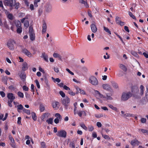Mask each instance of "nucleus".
<instances>
[{"mask_svg": "<svg viewBox=\"0 0 148 148\" xmlns=\"http://www.w3.org/2000/svg\"><path fill=\"white\" fill-rule=\"evenodd\" d=\"M89 81L92 85L96 86L98 84V81L97 78L94 76H92L89 78Z\"/></svg>", "mask_w": 148, "mask_h": 148, "instance_id": "1", "label": "nucleus"}, {"mask_svg": "<svg viewBox=\"0 0 148 148\" xmlns=\"http://www.w3.org/2000/svg\"><path fill=\"white\" fill-rule=\"evenodd\" d=\"M132 96V94L130 92H128L127 93H123L122 95L121 100L124 101H126Z\"/></svg>", "mask_w": 148, "mask_h": 148, "instance_id": "2", "label": "nucleus"}, {"mask_svg": "<svg viewBox=\"0 0 148 148\" xmlns=\"http://www.w3.org/2000/svg\"><path fill=\"white\" fill-rule=\"evenodd\" d=\"M16 0H4V4L6 6H8L10 8L13 7V3L15 2Z\"/></svg>", "mask_w": 148, "mask_h": 148, "instance_id": "3", "label": "nucleus"}, {"mask_svg": "<svg viewBox=\"0 0 148 148\" xmlns=\"http://www.w3.org/2000/svg\"><path fill=\"white\" fill-rule=\"evenodd\" d=\"M70 100L66 96L65 98L63 99L62 100V103L63 105L65 106L66 108H67L68 104L70 103Z\"/></svg>", "mask_w": 148, "mask_h": 148, "instance_id": "4", "label": "nucleus"}, {"mask_svg": "<svg viewBox=\"0 0 148 148\" xmlns=\"http://www.w3.org/2000/svg\"><path fill=\"white\" fill-rule=\"evenodd\" d=\"M56 134L58 136L64 138L66 136V132L64 130H60L58 131Z\"/></svg>", "mask_w": 148, "mask_h": 148, "instance_id": "5", "label": "nucleus"}, {"mask_svg": "<svg viewBox=\"0 0 148 148\" xmlns=\"http://www.w3.org/2000/svg\"><path fill=\"white\" fill-rule=\"evenodd\" d=\"M15 43V42L13 40H9L7 43V46L8 48L11 50L14 49V44Z\"/></svg>", "mask_w": 148, "mask_h": 148, "instance_id": "6", "label": "nucleus"}, {"mask_svg": "<svg viewBox=\"0 0 148 148\" xmlns=\"http://www.w3.org/2000/svg\"><path fill=\"white\" fill-rule=\"evenodd\" d=\"M22 52L25 55L29 57H31L32 56V54L27 49H23L22 50Z\"/></svg>", "mask_w": 148, "mask_h": 148, "instance_id": "7", "label": "nucleus"}, {"mask_svg": "<svg viewBox=\"0 0 148 148\" xmlns=\"http://www.w3.org/2000/svg\"><path fill=\"white\" fill-rule=\"evenodd\" d=\"M103 88L108 91L111 92L112 91V89L111 88L110 86L107 84H104L102 85Z\"/></svg>", "mask_w": 148, "mask_h": 148, "instance_id": "8", "label": "nucleus"}, {"mask_svg": "<svg viewBox=\"0 0 148 148\" xmlns=\"http://www.w3.org/2000/svg\"><path fill=\"white\" fill-rule=\"evenodd\" d=\"M7 97L9 100L13 101L15 99V97L14 95V94L11 93H9L7 94Z\"/></svg>", "mask_w": 148, "mask_h": 148, "instance_id": "9", "label": "nucleus"}, {"mask_svg": "<svg viewBox=\"0 0 148 148\" xmlns=\"http://www.w3.org/2000/svg\"><path fill=\"white\" fill-rule=\"evenodd\" d=\"M140 143V142L136 139H135L131 140L130 144L133 146L136 145H138Z\"/></svg>", "mask_w": 148, "mask_h": 148, "instance_id": "10", "label": "nucleus"}, {"mask_svg": "<svg viewBox=\"0 0 148 148\" xmlns=\"http://www.w3.org/2000/svg\"><path fill=\"white\" fill-rule=\"evenodd\" d=\"M75 87L77 91V92H76V94H77L78 93H79L80 94H82L83 95L85 94V92L84 91L81 90L78 86H75Z\"/></svg>", "mask_w": 148, "mask_h": 148, "instance_id": "11", "label": "nucleus"}, {"mask_svg": "<svg viewBox=\"0 0 148 148\" xmlns=\"http://www.w3.org/2000/svg\"><path fill=\"white\" fill-rule=\"evenodd\" d=\"M41 57L43 58L45 61L47 62H49L48 56L45 52H43L42 53Z\"/></svg>", "mask_w": 148, "mask_h": 148, "instance_id": "12", "label": "nucleus"}, {"mask_svg": "<svg viewBox=\"0 0 148 148\" xmlns=\"http://www.w3.org/2000/svg\"><path fill=\"white\" fill-rule=\"evenodd\" d=\"M90 27L92 32L93 33H95L97 31V28L96 25L94 24H92L90 25Z\"/></svg>", "mask_w": 148, "mask_h": 148, "instance_id": "13", "label": "nucleus"}, {"mask_svg": "<svg viewBox=\"0 0 148 148\" xmlns=\"http://www.w3.org/2000/svg\"><path fill=\"white\" fill-rule=\"evenodd\" d=\"M59 103L58 102H55L53 103L52 106L54 109H57L59 108Z\"/></svg>", "mask_w": 148, "mask_h": 148, "instance_id": "14", "label": "nucleus"}, {"mask_svg": "<svg viewBox=\"0 0 148 148\" xmlns=\"http://www.w3.org/2000/svg\"><path fill=\"white\" fill-rule=\"evenodd\" d=\"M50 115L49 113L46 112L43 114L41 116V119L42 120L44 121V119L45 118H47Z\"/></svg>", "mask_w": 148, "mask_h": 148, "instance_id": "15", "label": "nucleus"}, {"mask_svg": "<svg viewBox=\"0 0 148 148\" xmlns=\"http://www.w3.org/2000/svg\"><path fill=\"white\" fill-rule=\"evenodd\" d=\"M26 76L25 74L22 73H21L19 75L20 78L23 81H24L25 80Z\"/></svg>", "mask_w": 148, "mask_h": 148, "instance_id": "16", "label": "nucleus"}, {"mask_svg": "<svg viewBox=\"0 0 148 148\" xmlns=\"http://www.w3.org/2000/svg\"><path fill=\"white\" fill-rule=\"evenodd\" d=\"M119 67L120 68L125 72H126L127 70V69L125 65L123 64H120L119 65Z\"/></svg>", "mask_w": 148, "mask_h": 148, "instance_id": "17", "label": "nucleus"}, {"mask_svg": "<svg viewBox=\"0 0 148 148\" xmlns=\"http://www.w3.org/2000/svg\"><path fill=\"white\" fill-rule=\"evenodd\" d=\"M47 28V26L46 23L45 22L43 23L42 25V33H45L46 32Z\"/></svg>", "mask_w": 148, "mask_h": 148, "instance_id": "18", "label": "nucleus"}, {"mask_svg": "<svg viewBox=\"0 0 148 148\" xmlns=\"http://www.w3.org/2000/svg\"><path fill=\"white\" fill-rule=\"evenodd\" d=\"M14 23L16 27H17L21 26V22L18 20L15 21Z\"/></svg>", "mask_w": 148, "mask_h": 148, "instance_id": "19", "label": "nucleus"}, {"mask_svg": "<svg viewBox=\"0 0 148 148\" xmlns=\"http://www.w3.org/2000/svg\"><path fill=\"white\" fill-rule=\"evenodd\" d=\"M23 66L22 67V69L23 71H26L27 69V64L26 62H24L23 64Z\"/></svg>", "mask_w": 148, "mask_h": 148, "instance_id": "20", "label": "nucleus"}, {"mask_svg": "<svg viewBox=\"0 0 148 148\" xmlns=\"http://www.w3.org/2000/svg\"><path fill=\"white\" fill-rule=\"evenodd\" d=\"M29 36L30 39L31 41H33L35 40V36L34 33L30 34Z\"/></svg>", "mask_w": 148, "mask_h": 148, "instance_id": "21", "label": "nucleus"}, {"mask_svg": "<svg viewBox=\"0 0 148 148\" xmlns=\"http://www.w3.org/2000/svg\"><path fill=\"white\" fill-rule=\"evenodd\" d=\"M20 3L19 2H16V1L15 2H14L13 3V7H15V8L18 9L19 7Z\"/></svg>", "mask_w": 148, "mask_h": 148, "instance_id": "22", "label": "nucleus"}, {"mask_svg": "<svg viewBox=\"0 0 148 148\" xmlns=\"http://www.w3.org/2000/svg\"><path fill=\"white\" fill-rule=\"evenodd\" d=\"M46 121L48 124L52 125L53 123V118H50L47 119Z\"/></svg>", "mask_w": 148, "mask_h": 148, "instance_id": "23", "label": "nucleus"}, {"mask_svg": "<svg viewBox=\"0 0 148 148\" xmlns=\"http://www.w3.org/2000/svg\"><path fill=\"white\" fill-rule=\"evenodd\" d=\"M17 110L18 112L20 113V111H19V110H23V109H24V108L23 106L21 104H20L18 105L17 106Z\"/></svg>", "mask_w": 148, "mask_h": 148, "instance_id": "24", "label": "nucleus"}, {"mask_svg": "<svg viewBox=\"0 0 148 148\" xmlns=\"http://www.w3.org/2000/svg\"><path fill=\"white\" fill-rule=\"evenodd\" d=\"M31 114L32 118L34 121H36L37 120V116L36 115V114L34 112H32Z\"/></svg>", "mask_w": 148, "mask_h": 148, "instance_id": "25", "label": "nucleus"}, {"mask_svg": "<svg viewBox=\"0 0 148 148\" xmlns=\"http://www.w3.org/2000/svg\"><path fill=\"white\" fill-rule=\"evenodd\" d=\"M104 30L106 32H107L109 35H111V31L109 30V29L105 26L103 27Z\"/></svg>", "mask_w": 148, "mask_h": 148, "instance_id": "26", "label": "nucleus"}, {"mask_svg": "<svg viewBox=\"0 0 148 148\" xmlns=\"http://www.w3.org/2000/svg\"><path fill=\"white\" fill-rule=\"evenodd\" d=\"M16 29L17 33L18 34H20L21 33L22 31V28L21 26L17 27Z\"/></svg>", "mask_w": 148, "mask_h": 148, "instance_id": "27", "label": "nucleus"}, {"mask_svg": "<svg viewBox=\"0 0 148 148\" xmlns=\"http://www.w3.org/2000/svg\"><path fill=\"white\" fill-rule=\"evenodd\" d=\"M80 2L83 4H84L85 6L87 8L89 7L87 3L84 0H81L80 1Z\"/></svg>", "mask_w": 148, "mask_h": 148, "instance_id": "28", "label": "nucleus"}, {"mask_svg": "<svg viewBox=\"0 0 148 148\" xmlns=\"http://www.w3.org/2000/svg\"><path fill=\"white\" fill-rule=\"evenodd\" d=\"M101 134L102 135V137L106 139L110 140V138L109 136L104 135L103 134V131L101 132Z\"/></svg>", "mask_w": 148, "mask_h": 148, "instance_id": "29", "label": "nucleus"}, {"mask_svg": "<svg viewBox=\"0 0 148 148\" xmlns=\"http://www.w3.org/2000/svg\"><path fill=\"white\" fill-rule=\"evenodd\" d=\"M108 106L110 108H111L112 110H114L115 111H117V109L116 107H114L111 104H108Z\"/></svg>", "mask_w": 148, "mask_h": 148, "instance_id": "30", "label": "nucleus"}, {"mask_svg": "<svg viewBox=\"0 0 148 148\" xmlns=\"http://www.w3.org/2000/svg\"><path fill=\"white\" fill-rule=\"evenodd\" d=\"M140 95H143L144 93V87L143 85H141L140 87Z\"/></svg>", "mask_w": 148, "mask_h": 148, "instance_id": "31", "label": "nucleus"}, {"mask_svg": "<svg viewBox=\"0 0 148 148\" xmlns=\"http://www.w3.org/2000/svg\"><path fill=\"white\" fill-rule=\"evenodd\" d=\"M112 85L113 87L114 88L116 89H117L118 88V86L116 83L114 82H112Z\"/></svg>", "mask_w": 148, "mask_h": 148, "instance_id": "32", "label": "nucleus"}, {"mask_svg": "<svg viewBox=\"0 0 148 148\" xmlns=\"http://www.w3.org/2000/svg\"><path fill=\"white\" fill-rule=\"evenodd\" d=\"M29 22L27 20H26L24 22V26L26 28H28L29 26Z\"/></svg>", "mask_w": 148, "mask_h": 148, "instance_id": "33", "label": "nucleus"}, {"mask_svg": "<svg viewBox=\"0 0 148 148\" xmlns=\"http://www.w3.org/2000/svg\"><path fill=\"white\" fill-rule=\"evenodd\" d=\"M128 14L133 19L135 20H136V17L131 12H128Z\"/></svg>", "mask_w": 148, "mask_h": 148, "instance_id": "34", "label": "nucleus"}, {"mask_svg": "<svg viewBox=\"0 0 148 148\" xmlns=\"http://www.w3.org/2000/svg\"><path fill=\"white\" fill-rule=\"evenodd\" d=\"M41 148H46V146L45 143L42 141L41 142Z\"/></svg>", "mask_w": 148, "mask_h": 148, "instance_id": "35", "label": "nucleus"}, {"mask_svg": "<svg viewBox=\"0 0 148 148\" xmlns=\"http://www.w3.org/2000/svg\"><path fill=\"white\" fill-rule=\"evenodd\" d=\"M23 111L24 112L26 113L28 115H29L30 114V110H27L25 108H24Z\"/></svg>", "mask_w": 148, "mask_h": 148, "instance_id": "36", "label": "nucleus"}, {"mask_svg": "<svg viewBox=\"0 0 148 148\" xmlns=\"http://www.w3.org/2000/svg\"><path fill=\"white\" fill-rule=\"evenodd\" d=\"M115 21L116 23L119 24V23L121 21L120 20V18L118 16H117L115 18Z\"/></svg>", "mask_w": 148, "mask_h": 148, "instance_id": "37", "label": "nucleus"}, {"mask_svg": "<svg viewBox=\"0 0 148 148\" xmlns=\"http://www.w3.org/2000/svg\"><path fill=\"white\" fill-rule=\"evenodd\" d=\"M55 116L56 117V118L61 119H62V117L59 113H56L55 114Z\"/></svg>", "mask_w": 148, "mask_h": 148, "instance_id": "38", "label": "nucleus"}, {"mask_svg": "<svg viewBox=\"0 0 148 148\" xmlns=\"http://www.w3.org/2000/svg\"><path fill=\"white\" fill-rule=\"evenodd\" d=\"M29 34L34 33L32 27L31 26L29 27Z\"/></svg>", "mask_w": 148, "mask_h": 148, "instance_id": "39", "label": "nucleus"}, {"mask_svg": "<svg viewBox=\"0 0 148 148\" xmlns=\"http://www.w3.org/2000/svg\"><path fill=\"white\" fill-rule=\"evenodd\" d=\"M82 71L84 73H87L88 71V69L86 67H83L82 69Z\"/></svg>", "mask_w": 148, "mask_h": 148, "instance_id": "40", "label": "nucleus"}, {"mask_svg": "<svg viewBox=\"0 0 148 148\" xmlns=\"http://www.w3.org/2000/svg\"><path fill=\"white\" fill-rule=\"evenodd\" d=\"M17 94L18 96L20 97L23 98L24 97V95L23 93L20 91L18 92Z\"/></svg>", "mask_w": 148, "mask_h": 148, "instance_id": "41", "label": "nucleus"}, {"mask_svg": "<svg viewBox=\"0 0 148 148\" xmlns=\"http://www.w3.org/2000/svg\"><path fill=\"white\" fill-rule=\"evenodd\" d=\"M8 18L10 20H12L13 19V15L12 14H9L7 16Z\"/></svg>", "mask_w": 148, "mask_h": 148, "instance_id": "42", "label": "nucleus"}, {"mask_svg": "<svg viewBox=\"0 0 148 148\" xmlns=\"http://www.w3.org/2000/svg\"><path fill=\"white\" fill-rule=\"evenodd\" d=\"M131 54L135 57H137L138 56L137 53L134 51H132L131 52Z\"/></svg>", "mask_w": 148, "mask_h": 148, "instance_id": "43", "label": "nucleus"}, {"mask_svg": "<svg viewBox=\"0 0 148 148\" xmlns=\"http://www.w3.org/2000/svg\"><path fill=\"white\" fill-rule=\"evenodd\" d=\"M97 92L98 94L99 95V96L100 97L102 98H105L106 97L105 96L101 94L99 91H97Z\"/></svg>", "mask_w": 148, "mask_h": 148, "instance_id": "44", "label": "nucleus"}, {"mask_svg": "<svg viewBox=\"0 0 148 148\" xmlns=\"http://www.w3.org/2000/svg\"><path fill=\"white\" fill-rule=\"evenodd\" d=\"M9 139L10 141H11V143H14V140L13 138L12 137L11 135H10L9 136Z\"/></svg>", "mask_w": 148, "mask_h": 148, "instance_id": "45", "label": "nucleus"}, {"mask_svg": "<svg viewBox=\"0 0 148 148\" xmlns=\"http://www.w3.org/2000/svg\"><path fill=\"white\" fill-rule=\"evenodd\" d=\"M35 82L36 83L37 86L38 88H40V85L38 81L37 80H36L35 81Z\"/></svg>", "mask_w": 148, "mask_h": 148, "instance_id": "46", "label": "nucleus"}, {"mask_svg": "<svg viewBox=\"0 0 148 148\" xmlns=\"http://www.w3.org/2000/svg\"><path fill=\"white\" fill-rule=\"evenodd\" d=\"M69 146L72 148H75V144L74 142L70 143Z\"/></svg>", "mask_w": 148, "mask_h": 148, "instance_id": "47", "label": "nucleus"}, {"mask_svg": "<svg viewBox=\"0 0 148 148\" xmlns=\"http://www.w3.org/2000/svg\"><path fill=\"white\" fill-rule=\"evenodd\" d=\"M59 94L62 97H65V94L62 91H60Z\"/></svg>", "mask_w": 148, "mask_h": 148, "instance_id": "48", "label": "nucleus"}, {"mask_svg": "<svg viewBox=\"0 0 148 148\" xmlns=\"http://www.w3.org/2000/svg\"><path fill=\"white\" fill-rule=\"evenodd\" d=\"M23 88L24 90L25 91H28L29 90V88L26 86H23Z\"/></svg>", "mask_w": 148, "mask_h": 148, "instance_id": "49", "label": "nucleus"}, {"mask_svg": "<svg viewBox=\"0 0 148 148\" xmlns=\"http://www.w3.org/2000/svg\"><path fill=\"white\" fill-rule=\"evenodd\" d=\"M69 93L70 95L72 96H74L75 94V92H73L72 91L70 90L69 91Z\"/></svg>", "mask_w": 148, "mask_h": 148, "instance_id": "50", "label": "nucleus"}, {"mask_svg": "<svg viewBox=\"0 0 148 148\" xmlns=\"http://www.w3.org/2000/svg\"><path fill=\"white\" fill-rule=\"evenodd\" d=\"M92 137L94 138H95L97 137V135L96 132H93L92 134Z\"/></svg>", "mask_w": 148, "mask_h": 148, "instance_id": "51", "label": "nucleus"}, {"mask_svg": "<svg viewBox=\"0 0 148 148\" xmlns=\"http://www.w3.org/2000/svg\"><path fill=\"white\" fill-rule=\"evenodd\" d=\"M2 81L4 83V84H5L6 85H7V79L5 78H3Z\"/></svg>", "mask_w": 148, "mask_h": 148, "instance_id": "52", "label": "nucleus"}, {"mask_svg": "<svg viewBox=\"0 0 148 148\" xmlns=\"http://www.w3.org/2000/svg\"><path fill=\"white\" fill-rule=\"evenodd\" d=\"M140 121L142 123H145L146 121V119L145 118H142L141 119Z\"/></svg>", "mask_w": 148, "mask_h": 148, "instance_id": "53", "label": "nucleus"}, {"mask_svg": "<svg viewBox=\"0 0 148 148\" xmlns=\"http://www.w3.org/2000/svg\"><path fill=\"white\" fill-rule=\"evenodd\" d=\"M13 101H10V100H8V105L10 107H12V102Z\"/></svg>", "mask_w": 148, "mask_h": 148, "instance_id": "54", "label": "nucleus"}, {"mask_svg": "<svg viewBox=\"0 0 148 148\" xmlns=\"http://www.w3.org/2000/svg\"><path fill=\"white\" fill-rule=\"evenodd\" d=\"M0 94L2 97H4L5 96V93L3 91H0Z\"/></svg>", "mask_w": 148, "mask_h": 148, "instance_id": "55", "label": "nucleus"}, {"mask_svg": "<svg viewBox=\"0 0 148 148\" xmlns=\"http://www.w3.org/2000/svg\"><path fill=\"white\" fill-rule=\"evenodd\" d=\"M61 120V119L56 118L54 120V122L55 123L58 124L59 123L60 120Z\"/></svg>", "mask_w": 148, "mask_h": 148, "instance_id": "56", "label": "nucleus"}, {"mask_svg": "<svg viewBox=\"0 0 148 148\" xmlns=\"http://www.w3.org/2000/svg\"><path fill=\"white\" fill-rule=\"evenodd\" d=\"M66 70L71 75H74V73L73 72L70 71V70L69 69L67 68L66 69Z\"/></svg>", "mask_w": 148, "mask_h": 148, "instance_id": "57", "label": "nucleus"}, {"mask_svg": "<svg viewBox=\"0 0 148 148\" xmlns=\"http://www.w3.org/2000/svg\"><path fill=\"white\" fill-rule=\"evenodd\" d=\"M77 113L78 114L79 116L80 117L82 116V111L77 112V113Z\"/></svg>", "mask_w": 148, "mask_h": 148, "instance_id": "58", "label": "nucleus"}, {"mask_svg": "<svg viewBox=\"0 0 148 148\" xmlns=\"http://www.w3.org/2000/svg\"><path fill=\"white\" fill-rule=\"evenodd\" d=\"M45 110V108L44 107L42 106H40V111L41 112H42L44 111Z\"/></svg>", "mask_w": 148, "mask_h": 148, "instance_id": "59", "label": "nucleus"}, {"mask_svg": "<svg viewBox=\"0 0 148 148\" xmlns=\"http://www.w3.org/2000/svg\"><path fill=\"white\" fill-rule=\"evenodd\" d=\"M10 145L13 148H15L16 147V144L15 143V142L13 143H10Z\"/></svg>", "mask_w": 148, "mask_h": 148, "instance_id": "60", "label": "nucleus"}, {"mask_svg": "<svg viewBox=\"0 0 148 148\" xmlns=\"http://www.w3.org/2000/svg\"><path fill=\"white\" fill-rule=\"evenodd\" d=\"M80 126L84 130L86 129L87 127L84 124H82L80 125Z\"/></svg>", "mask_w": 148, "mask_h": 148, "instance_id": "61", "label": "nucleus"}, {"mask_svg": "<svg viewBox=\"0 0 148 148\" xmlns=\"http://www.w3.org/2000/svg\"><path fill=\"white\" fill-rule=\"evenodd\" d=\"M63 88L64 89H65V90H70V88L68 86H67L66 85H64L63 86Z\"/></svg>", "mask_w": 148, "mask_h": 148, "instance_id": "62", "label": "nucleus"}, {"mask_svg": "<svg viewBox=\"0 0 148 148\" xmlns=\"http://www.w3.org/2000/svg\"><path fill=\"white\" fill-rule=\"evenodd\" d=\"M112 95H109V97H106L105 98H106V99L107 100H112L113 99L111 97Z\"/></svg>", "mask_w": 148, "mask_h": 148, "instance_id": "63", "label": "nucleus"}, {"mask_svg": "<svg viewBox=\"0 0 148 148\" xmlns=\"http://www.w3.org/2000/svg\"><path fill=\"white\" fill-rule=\"evenodd\" d=\"M124 29L127 32H130V30H129L128 27H127V26H124Z\"/></svg>", "mask_w": 148, "mask_h": 148, "instance_id": "64", "label": "nucleus"}]
</instances>
